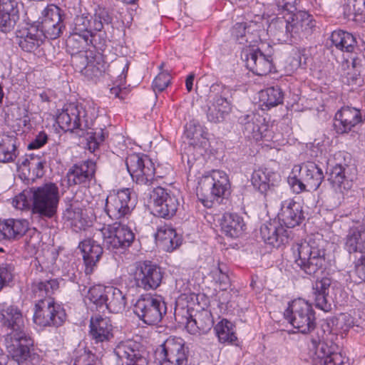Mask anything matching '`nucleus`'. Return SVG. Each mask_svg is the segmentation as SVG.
<instances>
[{
	"instance_id": "obj_1",
	"label": "nucleus",
	"mask_w": 365,
	"mask_h": 365,
	"mask_svg": "<svg viewBox=\"0 0 365 365\" xmlns=\"http://www.w3.org/2000/svg\"><path fill=\"white\" fill-rule=\"evenodd\" d=\"M230 189L228 175L224 171L215 170L200 179L197 196L205 207H211L214 200L230 193Z\"/></svg>"
},
{
	"instance_id": "obj_2",
	"label": "nucleus",
	"mask_w": 365,
	"mask_h": 365,
	"mask_svg": "<svg viewBox=\"0 0 365 365\" xmlns=\"http://www.w3.org/2000/svg\"><path fill=\"white\" fill-rule=\"evenodd\" d=\"M339 319L332 317L323 320L321 329L323 342L321 341V365H349L348 359L336 351L338 346L334 342L339 330Z\"/></svg>"
},
{
	"instance_id": "obj_3",
	"label": "nucleus",
	"mask_w": 365,
	"mask_h": 365,
	"mask_svg": "<svg viewBox=\"0 0 365 365\" xmlns=\"http://www.w3.org/2000/svg\"><path fill=\"white\" fill-rule=\"evenodd\" d=\"M59 200L58 188L54 183L33 187L32 212L51 218L56 214Z\"/></svg>"
},
{
	"instance_id": "obj_4",
	"label": "nucleus",
	"mask_w": 365,
	"mask_h": 365,
	"mask_svg": "<svg viewBox=\"0 0 365 365\" xmlns=\"http://www.w3.org/2000/svg\"><path fill=\"white\" fill-rule=\"evenodd\" d=\"M93 115L89 114L81 104L71 103L64 106L56 116V123L65 131L88 128L92 123Z\"/></svg>"
},
{
	"instance_id": "obj_5",
	"label": "nucleus",
	"mask_w": 365,
	"mask_h": 365,
	"mask_svg": "<svg viewBox=\"0 0 365 365\" xmlns=\"http://www.w3.org/2000/svg\"><path fill=\"white\" fill-rule=\"evenodd\" d=\"M284 315L290 324L302 333H308L316 327L315 313L312 307L302 299L293 300Z\"/></svg>"
},
{
	"instance_id": "obj_6",
	"label": "nucleus",
	"mask_w": 365,
	"mask_h": 365,
	"mask_svg": "<svg viewBox=\"0 0 365 365\" xmlns=\"http://www.w3.org/2000/svg\"><path fill=\"white\" fill-rule=\"evenodd\" d=\"M166 310L165 303L162 298L150 294L141 296L133 308L134 313L139 319L150 325L160 322Z\"/></svg>"
},
{
	"instance_id": "obj_7",
	"label": "nucleus",
	"mask_w": 365,
	"mask_h": 365,
	"mask_svg": "<svg viewBox=\"0 0 365 365\" xmlns=\"http://www.w3.org/2000/svg\"><path fill=\"white\" fill-rule=\"evenodd\" d=\"M98 239L103 238L104 245L108 249H118L129 247L134 240V234L131 229L120 222L103 227L93 235Z\"/></svg>"
},
{
	"instance_id": "obj_8",
	"label": "nucleus",
	"mask_w": 365,
	"mask_h": 365,
	"mask_svg": "<svg viewBox=\"0 0 365 365\" xmlns=\"http://www.w3.org/2000/svg\"><path fill=\"white\" fill-rule=\"evenodd\" d=\"M66 314L52 297L40 299L35 305L34 322L41 326H61L65 322Z\"/></svg>"
},
{
	"instance_id": "obj_9",
	"label": "nucleus",
	"mask_w": 365,
	"mask_h": 365,
	"mask_svg": "<svg viewBox=\"0 0 365 365\" xmlns=\"http://www.w3.org/2000/svg\"><path fill=\"white\" fill-rule=\"evenodd\" d=\"M225 88L220 83H213L210 87L207 117L209 121L219 123L232 109L231 103L224 96Z\"/></svg>"
},
{
	"instance_id": "obj_10",
	"label": "nucleus",
	"mask_w": 365,
	"mask_h": 365,
	"mask_svg": "<svg viewBox=\"0 0 365 365\" xmlns=\"http://www.w3.org/2000/svg\"><path fill=\"white\" fill-rule=\"evenodd\" d=\"M157 352L162 359L160 365H187L188 351L181 338H168Z\"/></svg>"
},
{
	"instance_id": "obj_11",
	"label": "nucleus",
	"mask_w": 365,
	"mask_h": 365,
	"mask_svg": "<svg viewBox=\"0 0 365 365\" xmlns=\"http://www.w3.org/2000/svg\"><path fill=\"white\" fill-rule=\"evenodd\" d=\"M134 207L135 200L127 188L113 191L107 196L105 211L110 218L118 220L129 215Z\"/></svg>"
},
{
	"instance_id": "obj_12",
	"label": "nucleus",
	"mask_w": 365,
	"mask_h": 365,
	"mask_svg": "<svg viewBox=\"0 0 365 365\" xmlns=\"http://www.w3.org/2000/svg\"><path fill=\"white\" fill-rule=\"evenodd\" d=\"M292 259L309 275H315L319 269V249L310 243L297 244L292 248Z\"/></svg>"
},
{
	"instance_id": "obj_13",
	"label": "nucleus",
	"mask_w": 365,
	"mask_h": 365,
	"mask_svg": "<svg viewBox=\"0 0 365 365\" xmlns=\"http://www.w3.org/2000/svg\"><path fill=\"white\" fill-rule=\"evenodd\" d=\"M133 278L138 287L150 290L159 287L163 275L155 264L150 262H139L135 264Z\"/></svg>"
},
{
	"instance_id": "obj_14",
	"label": "nucleus",
	"mask_w": 365,
	"mask_h": 365,
	"mask_svg": "<svg viewBox=\"0 0 365 365\" xmlns=\"http://www.w3.org/2000/svg\"><path fill=\"white\" fill-rule=\"evenodd\" d=\"M153 214L159 217H170L175 215L179 205L174 193L162 187L154 188L151 194Z\"/></svg>"
},
{
	"instance_id": "obj_15",
	"label": "nucleus",
	"mask_w": 365,
	"mask_h": 365,
	"mask_svg": "<svg viewBox=\"0 0 365 365\" xmlns=\"http://www.w3.org/2000/svg\"><path fill=\"white\" fill-rule=\"evenodd\" d=\"M114 353L122 365H148L143 347L135 341L128 339L119 342Z\"/></svg>"
},
{
	"instance_id": "obj_16",
	"label": "nucleus",
	"mask_w": 365,
	"mask_h": 365,
	"mask_svg": "<svg viewBox=\"0 0 365 365\" xmlns=\"http://www.w3.org/2000/svg\"><path fill=\"white\" fill-rule=\"evenodd\" d=\"M125 164L128 171L137 183L148 185L151 182L154 177V168L150 160L132 154L126 158Z\"/></svg>"
},
{
	"instance_id": "obj_17",
	"label": "nucleus",
	"mask_w": 365,
	"mask_h": 365,
	"mask_svg": "<svg viewBox=\"0 0 365 365\" xmlns=\"http://www.w3.org/2000/svg\"><path fill=\"white\" fill-rule=\"evenodd\" d=\"M62 28L61 9L54 4L47 6L42 11L41 30L45 37L55 39L60 35Z\"/></svg>"
},
{
	"instance_id": "obj_18",
	"label": "nucleus",
	"mask_w": 365,
	"mask_h": 365,
	"mask_svg": "<svg viewBox=\"0 0 365 365\" xmlns=\"http://www.w3.org/2000/svg\"><path fill=\"white\" fill-rule=\"evenodd\" d=\"M262 29L261 22L237 23L234 26L232 34L240 43L250 47L261 40L259 32L263 31Z\"/></svg>"
},
{
	"instance_id": "obj_19",
	"label": "nucleus",
	"mask_w": 365,
	"mask_h": 365,
	"mask_svg": "<svg viewBox=\"0 0 365 365\" xmlns=\"http://www.w3.org/2000/svg\"><path fill=\"white\" fill-rule=\"evenodd\" d=\"M260 235L264 242L279 248L288 242V233L279 221L270 220L264 223L260 227Z\"/></svg>"
},
{
	"instance_id": "obj_20",
	"label": "nucleus",
	"mask_w": 365,
	"mask_h": 365,
	"mask_svg": "<svg viewBox=\"0 0 365 365\" xmlns=\"http://www.w3.org/2000/svg\"><path fill=\"white\" fill-rule=\"evenodd\" d=\"M362 122L361 110L351 106H343L334 117V126L338 133H348L359 123Z\"/></svg>"
},
{
	"instance_id": "obj_21",
	"label": "nucleus",
	"mask_w": 365,
	"mask_h": 365,
	"mask_svg": "<svg viewBox=\"0 0 365 365\" xmlns=\"http://www.w3.org/2000/svg\"><path fill=\"white\" fill-rule=\"evenodd\" d=\"M282 26H285V31L287 36L292 37L294 34L302 32L309 33L315 26V22L312 16L306 11H299L294 14L289 19L280 21Z\"/></svg>"
},
{
	"instance_id": "obj_22",
	"label": "nucleus",
	"mask_w": 365,
	"mask_h": 365,
	"mask_svg": "<svg viewBox=\"0 0 365 365\" xmlns=\"http://www.w3.org/2000/svg\"><path fill=\"white\" fill-rule=\"evenodd\" d=\"M43 37L44 33L34 25L24 27L16 34L19 46L26 52L36 50L43 43Z\"/></svg>"
},
{
	"instance_id": "obj_23",
	"label": "nucleus",
	"mask_w": 365,
	"mask_h": 365,
	"mask_svg": "<svg viewBox=\"0 0 365 365\" xmlns=\"http://www.w3.org/2000/svg\"><path fill=\"white\" fill-rule=\"evenodd\" d=\"M279 222H282L287 228L299 225L302 219V207L292 199L282 201L281 209L277 215Z\"/></svg>"
},
{
	"instance_id": "obj_24",
	"label": "nucleus",
	"mask_w": 365,
	"mask_h": 365,
	"mask_svg": "<svg viewBox=\"0 0 365 365\" xmlns=\"http://www.w3.org/2000/svg\"><path fill=\"white\" fill-rule=\"evenodd\" d=\"M96 172V163L86 160L73 165L67 173L68 182L70 185H81L90 182Z\"/></svg>"
},
{
	"instance_id": "obj_25",
	"label": "nucleus",
	"mask_w": 365,
	"mask_h": 365,
	"mask_svg": "<svg viewBox=\"0 0 365 365\" xmlns=\"http://www.w3.org/2000/svg\"><path fill=\"white\" fill-rule=\"evenodd\" d=\"M247 67L258 76L269 73L272 68L271 56L264 55L259 48L250 50L247 53Z\"/></svg>"
},
{
	"instance_id": "obj_26",
	"label": "nucleus",
	"mask_w": 365,
	"mask_h": 365,
	"mask_svg": "<svg viewBox=\"0 0 365 365\" xmlns=\"http://www.w3.org/2000/svg\"><path fill=\"white\" fill-rule=\"evenodd\" d=\"M19 19L16 0H0V31H10Z\"/></svg>"
},
{
	"instance_id": "obj_27",
	"label": "nucleus",
	"mask_w": 365,
	"mask_h": 365,
	"mask_svg": "<svg viewBox=\"0 0 365 365\" xmlns=\"http://www.w3.org/2000/svg\"><path fill=\"white\" fill-rule=\"evenodd\" d=\"M113 326L109 319L101 316L91 317L89 334L96 343L108 341L113 338Z\"/></svg>"
},
{
	"instance_id": "obj_28",
	"label": "nucleus",
	"mask_w": 365,
	"mask_h": 365,
	"mask_svg": "<svg viewBox=\"0 0 365 365\" xmlns=\"http://www.w3.org/2000/svg\"><path fill=\"white\" fill-rule=\"evenodd\" d=\"M79 248L83 253V258L86 264L85 272L86 274H90L101 257L103 248L95 240L91 239L82 241L79 244Z\"/></svg>"
},
{
	"instance_id": "obj_29",
	"label": "nucleus",
	"mask_w": 365,
	"mask_h": 365,
	"mask_svg": "<svg viewBox=\"0 0 365 365\" xmlns=\"http://www.w3.org/2000/svg\"><path fill=\"white\" fill-rule=\"evenodd\" d=\"M213 326V319L210 312L202 309L195 316L187 319L186 329L191 334L207 333Z\"/></svg>"
},
{
	"instance_id": "obj_30",
	"label": "nucleus",
	"mask_w": 365,
	"mask_h": 365,
	"mask_svg": "<svg viewBox=\"0 0 365 365\" xmlns=\"http://www.w3.org/2000/svg\"><path fill=\"white\" fill-rule=\"evenodd\" d=\"M356 46V38L350 33L342 30L334 31L326 41L325 46L343 52L352 53Z\"/></svg>"
},
{
	"instance_id": "obj_31",
	"label": "nucleus",
	"mask_w": 365,
	"mask_h": 365,
	"mask_svg": "<svg viewBox=\"0 0 365 365\" xmlns=\"http://www.w3.org/2000/svg\"><path fill=\"white\" fill-rule=\"evenodd\" d=\"M29 229V222L23 219H7L0 221V232L9 240L19 239Z\"/></svg>"
},
{
	"instance_id": "obj_32",
	"label": "nucleus",
	"mask_w": 365,
	"mask_h": 365,
	"mask_svg": "<svg viewBox=\"0 0 365 365\" xmlns=\"http://www.w3.org/2000/svg\"><path fill=\"white\" fill-rule=\"evenodd\" d=\"M245 123V133L256 140H260L266 136L267 125L264 123V119L259 115L252 113L240 118Z\"/></svg>"
},
{
	"instance_id": "obj_33",
	"label": "nucleus",
	"mask_w": 365,
	"mask_h": 365,
	"mask_svg": "<svg viewBox=\"0 0 365 365\" xmlns=\"http://www.w3.org/2000/svg\"><path fill=\"white\" fill-rule=\"evenodd\" d=\"M345 249L353 261L365 254V230L357 228L350 230L346 238Z\"/></svg>"
},
{
	"instance_id": "obj_34",
	"label": "nucleus",
	"mask_w": 365,
	"mask_h": 365,
	"mask_svg": "<svg viewBox=\"0 0 365 365\" xmlns=\"http://www.w3.org/2000/svg\"><path fill=\"white\" fill-rule=\"evenodd\" d=\"M245 224L242 217L234 213H225L220 222L222 232L227 237L236 238L241 236Z\"/></svg>"
},
{
	"instance_id": "obj_35",
	"label": "nucleus",
	"mask_w": 365,
	"mask_h": 365,
	"mask_svg": "<svg viewBox=\"0 0 365 365\" xmlns=\"http://www.w3.org/2000/svg\"><path fill=\"white\" fill-rule=\"evenodd\" d=\"M155 237L157 243L166 252L173 251L181 243L175 230L167 225L160 227Z\"/></svg>"
},
{
	"instance_id": "obj_36",
	"label": "nucleus",
	"mask_w": 365,
	"mask_h": 365,
	"mask_svg": "<svg viewBox=\"0 0 365 365\" xmlns=\"http://www.w3.org/2000/svg\"><path fill=\"white\" fill-rule=\"evenodd\" d=\"M16 141L15 135L0 133V163H10L16 159Z\"/></svg>"
},
{
	"instance_id": "obj_37",
	"label": "nucleus",
	"mask_w": 365,
	"mask_h": 365,
	"mask_svg": "<svg viewBox=\"0 0 365 365\" xmlns=\"http://www.w3.org/2000/svg\"><path fill=\"white\" fill-rule=\"evenodd\" d=\"M104 307L113 313L122 312L126 304L125 295L118 288L107 287V294Z\"/></svg>"
},
{
	"instance_id": "obj_38",
	"label": "nucleus",
	"mask_w": 365,
	"mask_h": 365,
	"mask_svg": "<svg viewBox=\"0 0 365 365\" xmlns=\"http://www.w3.org/2000/svg\"><path fill=\"white\" fill-rule=\"evenodd\" d=\"M185 136L195 146H205L207 140L205 128L195 120H191L185 125Z\"/></svg>"
},
{
	"instance_id": "obj_39",
	"label": "nucleus",
	"mask_w": 365,
	"mask_h": 365,
	"mask_svg": "<svg viewBox=\"0 0 365 365\" xmlns=\"http://www.w3.org/2000/svg\"><path fill=\"white\" fill-rule=\"evenodd\" d=\"M63 217L76 232L85 229L88 225L89 222L85 217L83 210L75 204H71L66 209Z\"/></svg>"
},
{
	"instance_id": "obj_40",
	"label": "nucleus",
	"mask_w": 365,
	"mask_h": 365,
	"mask_svg": "<svg viewBox=\"0 0 365 365\" xmlns=\"http://www.w3.org/2000/svg\"><path fill=\"white\" fill-rule=\"evenodd\" d=\"M276 174L267 169L259 168L252 174V182L261 192H266L275 182Z\"/></svg>"
},
{
	"instance_id": "obj_41",
	"label": "nucleus",
	"mask_w": 365,
	"mask_h": 365,
	"mask_svg": "<svg viewBox=\"0 0 365 365\" xmlns=\"http://www.w3.org/2000/svg\"><path fill=\"white\" fill-rule=\"evenodd\" d=\"M113 17L108 11L102 6H98L94 9L92 15L91 26L93 32L101 31L106 28H108L112 23Z\"/></svg>"
},
{
	"instance_id": "obj_42",
	"label": "nucleus",
	"mask_w": 365,
	"mask_h": 365,
	"mask_svg": "<svg viewBox=\"0 0 365 365\" xmlns=\"http://www.w3.org/2000/svg\"><path fill=\"white\" fill-rule=\"evenodd\" d=\"M283 93L279 87H269L259 93V100L268 108L277 106L283 102Z\"/></svg>"
},
{
	"instance_id": "obj_43",
	"label": "nucleus",
	"mask_w": 365,
	"mask_h": 365,
	"mask_svg": "<svg viewBox=\"0 0 365 365\" xmlns=\"http://www.w3.org/2000/svg\"><path fill=\"white\" fill-rule=\"evenodd\" d=\"M91 36L73 32L66 41L67 49L71 54L88 52L86 49Z\"/></svg>"
},
{
	"instance_id": "obj_44",
	"label": "nucleus",
	"mask_w": 365,
	"mask_h": 365,
	"mask_svg": "<svg viewBox=\"0 0 365 365\" xmlns=\"http://www.w3.org/2000/svg\"><path fill=\"white\" fill-rule=\"evenodd\" d=\"M86 71V76L90 78L99 77L106 72L108 64L100 53L90 57Z\"/></svg>"
},
{
	"instance_id": "obj_45",
	"label": "nucleus",
	"mask_w": 365,
	"mask_h": 365,
	"mask_svg": "<svg viewBox=\"0 0 365 365\" xmlns=\"http://www.w3.org/2000/svg\"><path fill=\"white\" fill-rule=\"evenodd\" d=\"M210 275L220 290H227L230 286V279L225 264L218 262L211 269Z\"/></svg>"
},
{
	"instance_id": "obj_46",
	"label": "nucleus",
	"mask_w": 365,
	"mask_h": 365,
	"mask_svg": "<svg viewBox=\"0 0 365 365\" xmlns=\"http://www.w3.org/2000/svg\"><path fill=\"white\" fill-rule=\"evenodd\" d=\"M58 288L56 279H50L44 282H37L32 284V292L36 297L44 299L51 297V295Z\"/></svg>"
},
{
	"instance_id": "obj_47",
	"label": "nucleus",
	"mask_w": 365,
	"mask_h": 365,
	"mask_svg": "<svg viewBox=\"0 0 365 365\" xmlns=\"http://www.w3.org/2000/svg\"><path fill=\"white\" fill-rule=\"evenodd\" d=\"M113 66L118 69L116 71L118 76L115 81L116 86L110 88V93L115 97L122 98L123 97L120 96V93H121L122 87H123V89L125 88V83L129 63L126 60H123L115 63Z\"/></svg>"
},
{
	"instance_id": "obj_48",
	"label": "nucleus",
	"mask_w": 365,
	"mask_h": 365,
	"mask_svg": "<svg viewBox=\"0 0 365 365\" xmlns=\"http://www.w3.org/2000/svg\"><path fill=\"white\" fill-rule=\"evenodd\" d=\"M92 15L83 12L77 15L73 23V32L82 34L88 36H93V29L91 26Z\"/></svg>"
},
{
	"instance_id": "obj_49",
	"label": "nucleus",
	"mask_w": 365,
	"mask_h": 365,
	"mask_svg": "<svg viewBox=\"0 0 365 365\" xmlns=\"http://www.w3.org/2000/svg\"><path fill=\"white\" fill-rule=\"evenodd\" d=\"M215 331L220 341L222 343H232L237 339L232 324L226 319L218 322L215 327Z\"/></svg>"
},
{
	"instance_id": "obj_50",
	"label": "nucleus",
	"mask_w": 365,
	"mask_h": 365,
	"mask_svg": "<svg viewBox=\"0 0 365 365\" xmlns=\"http://www.w3.org/2000/svg\"><path fill=\"white\" fill-rule=\"evenodd\" d=\"M331 281L329 278L321 279V310L324 312H330L334 302L333 297L330 294Z\"/></svg>"
},
{
	"instance_id": "obj_51",
	"label": "nucleus",
	"mask_w": 365,
	"mask_h": 365,
	"mask_svg": "<svg viewBox=\"0 0 365 365\" xmlns=\"http://www.w3.org/2000/svg\"><path fill=\"white\" fill-rule=\"evenodd\" d=\"M46 161L38 155H30L23 162L22 165L28 168L36 178H40L43 175V166Z\"/></svg>"
},
{
	"instance_id": "obj_52",
	"label": "nucleus",
	"mask_w": 365,
	"mask_h": 365,
	"mask_svg": "<svg viewBox=\"0 0 365 365\" xmlns=\"http://www.w3.org/2000/svg\"><path fill=\"white\" fill-rule=\"evenodd\" d=\"M33 188L24 190L12 199V205L17 210H29L32 207Z\"/></svg>"
},
{
	"instance_id": "obj_53",
	"label": "nucleus",
	"mask_w": 365,
	"mask_h": 365,
	"mask_svg": "<svg viewBox=\"0 0 365 365\" xmlns=\"http://www.w3.org/2000/svg\"><path fill=\"white\" fill-rule=\"evenodd\" d=\"M107 294V287L101 286H93L88 291L87 298L88 300L96 305V307L103 308Z\"/></svg>"
},
{
	"instance_id": "obj_54",
	"label": "nucleus",
	"mask_w": 365,
	"mask_h": 365,
	"mask_svg": "<svg viewBox=\"0 0 365 365\" xmlns=\"http://www.w3.org/2000/svg\"><path fill=\"white\" fill-rule=\"evenodd\" d=\"M345 169L346 168H335L325 171L327 180L335 190L341 189L344 183L346 178Z\"/></svg>"
},
{
	"instance_id": "obj_55",
	"label": "nucleus",
	"mask_w": 365,
	"mask_h": 365,
	"mask_svg": "<svg viewBox=\"0 0 365 365\" xmlns=\"http://www.w3.org/2000/svg\"><path fill=\"white\" fill-rule=\"evenodd\" d=\"M346 154L343 151L335 152L334 154L329 153L327 156L324 154V161L326 163V170L334 169L335 168H346L348 166L346 162Z\"/></svg>"
},
{
	"instance_id": "obj_56",
	"label": "nucleus",
	"mask_w": 365,
	"mask_h": 365,
	"mask_svg": "<svg viewBox=\"0 0 365 365\" xmlns=\"http://www.w3.org/2000/svg\"><path fill=\"white\" fill-rule=\"evenodd\" d=\"M91 52H81L71 54V64L75 70L86 76V71Z\"/></svg>"
},
{
	"instance_id": "obj_57",
	"label": "nucleus",
	"mask_w": 365,
	"mask_h": 365,
	"mask_svg": "<svg viewBox=\"0 0 365 365\" xmlns=\"http://www.w3.org/2000/svg\"><path fill=\"white\" fill-rule=\"evenodd\" d=\"M301 166L296 165L293 167L292 173L288 178V182L297 193H300L305 190V185L297 177V173L301 171Z\"/></svg>"
},
{
	"instance_id": "obj_58",
	"label": "nucleus",
	"mask_w": 365,
	"mask_h": 365,
	"mask_svg": "<svg viewBox=\"0 0 365 365\" xmlns=\"http://www.w3.org/2000/svg\"><path fill=\"white\" fill-rule=\"evenodd\" d=\"M171 77L167 72L160 73L153 82V88L154 91L161 92L165 90L170 82Z\"/></svg>"
},
{
	"instance_id": "obj_59",
	"label": "nucleus",
	"mask_w": 365,
	"mask_h": 365,
	"mask_svg": "<svg viewBox=\"0 0 365 365\" xmlns=\"http://www.w3.org/2000/svg\"><path fill=\"white\" fill-rule=\"evenodd\" d=\"M106 135L102 129L92 133L88 139V146L91 152H94L99 144L105 140Z\"/></svg>"
},
{
	"instance_id": "obj_60",
	"label": "nucleus",
	"mask_w": 365,
	"mask_h": 365,
	"mask_svg": "<svg viewBox=\"0 0 365 365\" xmlns=\"http://www.w3.org/2000/svg\"><path fill=\"white\" fill-rule=\"evenodd\" d=\"M13 279L12 268L10 265L2 264L0 265V291Z\"/></svg>"
},
{
	"instance_id": "obj_61",
	"label": "nucleus",
	"mask_w": 365,
	"mask_h": 365,
	"mask_svg": "<svg viewBox=\"0 0 365 365\" xmlns=\"http://www.w3.org/2000/svg\"><path fill=\"white\" fill-rule=\"evenodd\" d=\"M353 261L354 264V273L358 277L359 281H365V254Z\"/></svg>"
},
{
	"instance_id": "obj_62",
	"label": "nucleus",
	"mask_w": 365,
	"mask_h": 365,
	"mask_svg": "<svg viewBox=\"0 0 365 365\" xmlns=\"http://www.w3.org/2000/svg\"><path fill=\"white\" fill-rule=\"evenodd\" d=\"M352 67L354 70V75L361 76L365 75V57L357 56L353 58Z\"/></svg>"
},
{
	"instance_id": "obj_63",
	"label": "nucleus",
	"mask_w": 365,
	"mask_h": 365,
	"mask_svg": "<svg viewBox=\"0 0 365 365\" xmlns=\"http://www.w3.org/2000/svg\"><path fill=\"white\" fill-rule=\"evenodd\" d=\"M48 140L47 135L44 132L39 133L28 145L29 149H36L42 147Z\"/></svg>"
},
{
	"instance_id": "obj_64",
	"label": "nucleus",
	"mask_w": 365,
	"mask_h": 365,
	"mask_svg": "<svg viewBox=\"0 0 365 365\" xmlns=\"http://www.w3.org/2000/svg\"><path fill=\"white\" fill-rule=\"evenodd\" d=\"M318 341L316 339H312V346L309 348V356L312 359L314 364L317 365L319 362V356L318 355Z\"/></svg>"
}]
</instances>
